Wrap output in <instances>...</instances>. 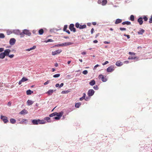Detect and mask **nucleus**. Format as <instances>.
I'll return each instance as SVG.
<instances>
[{
  "label": "nucleus",
  "instance_id": "nucleus-1",
  "mask_svg": "<svg viewBox=\"0 0 152 152\" xmlns=\"http://www.w3.org/2000/svg\"><path fill=\"white\" fill-rule=\"evenodd\" d=\"M64 113L63 111H61L59 113L55 112V116H57L55 117L54 118V119L56 120H59L61 117L62 116Z\"/></svg>",
  "mask_w": 152,
  "mask_h": 152
},
{
  "label": "nucleus",
  "instance_id": "nucleus-2",
  "mask_svg": "<svg viewBox=\"0 0 152 152\" xmlns=\"http://www.w3.org/2000/svg\"><path fill=\"white\" fill-rule=\"evenodd\" d=\"M62 51V50L61 49L57 50L55 51H52V54L53 56L56 55L60 53Z\"/></svg>",
  "mask_w": 152,
  "mask_h": 152
},
{
  "label": "nucleus",
  "instance_id": "nucleus-3",
  "mask_svg": "<svg viewBox=\"0 0 152 152\" xmlns=\"http://www.w3.org/2000/svg\"><path fill=\"white\" fill-rule=\"evenodd\" d=\"M74 25L73 24H71L69 26V29L71 31H72L74 32L76 31V29L74 27Z\"/></svg>",
  "mask_w": 152,
  "mask_h": 152
},
{
  "label": "nucleus",
  "instance_id": "nucleus-4",
  "mask_svg": "<svg viewBox=\"0 0 152 152\" xmlns=\"http://www.w3.org/2000/svg\"><path fill=\"white\" fill-rule=\"evenodd\" d=\"M1 118L3 121L4 123H7L8 122V120H7V118L6 116L1 115Z\"/></svg>",
  "mask_w": 152,
  "mask_h": 152
},
{
  "label": "nucleus",
  "instance_id": "nucleus-5",
  "mask_svg": "<svg viewBox=\"0 0 152 152\" xmlns=\"http://www.w3.org/2000/svg\"><path fill=\"white\" fill-rule=\"evenodd\" d=\"M94 92H95L93 89H90L88 91V95L89 96H91L94 94Z\"/></svg>",
  "mask_w": 152,
  "mask_h": 152
},
{
  "label": "nucleus",
  "instance_id": "nucleus-6",
  "mask_svg": "<svg viewBox=\"0 0 152 152\" xmlns=\"http://www.w3.org/2000/svg\"><path fill=\"white\" fill-rule=\"evenodd\" d=\"M98 77L99 79H101L103 82H105L107 80V79L106 78L104 77L103 75H99Z\"/></svg>",
  "mask_w": 152,
  "mask_h": 152
},
{
  "label": "nucleus",
  "instance_id": "nucleus-7",
  "mask_svg": "<svg viewBox=\"0 0 152 152\" xmlns=\"http://www.w3.org/2000/svg\"><path fill=\"white\" fill-rule=\"evenodd\" d=\"M114 67L113 66H110L107 69V71L108 72H111L114 70Z\"/></svg>",
  "mask_w": 152,
  "mask_h": 152
},
{
  "label": "nucleus",
  "instance_id": "nucleus-8",
  "mask_svg": "<svg viewBox=\"0 0 152 152\" xmlns=\"http://www.w3.org/2000/svg\"><path fill=\"white\" fill-rule=\"evenodd\" d=\"M16 40L14 38H11L10 39V43L11 45H14L15 42Z\"/></svg>",
  "mask_w": 152,
  "mask_h": 152
},
{
  "label": "nucleus",
  "instance_id": "nucleus-9",
  "mask_svg": "<svg viewBox=\"0 0 152 152\" xmlns=\"http://www.w3.org/2000/svg\"><path fill=\"white\" fill-rule=\"evenodd\" d=\"M23 31L25 34L27 35L28 36H30L31 34V33L28 30L25 29Z\"/></svg>",
  "mask_w": 152,
  "mask_h": 152
},
{
  "label": "nucleus",
  "instance_id": "nucleus-10",
  "mask_svg": "<svg viewBox=\"0 0 152 152\" xmlns=\"http://www.w3.org/2000/svg\"><path fill=\"white\" fill-rule=\"evenodd\" d=\"M11 50L9 49H7L5 50L4 52L6 56H8L9 53L10 52Z\"/></svg>",
  "mask_w": 152,
  "mask_h": 152
},
{
  "label": "nucleus",
  "instance_id": "nucleus-11",
  "mask_svg": "<svg viewBox=\"0 0 152 152\" xmlns=\"http://www.w3.org/2000/svg\"><path fill=\"white\" fill-rule=\"evenodd\" d=\"M32 122L33 125H37L39 124V119H34L32 120Z\"/></svg>",
  "mask_w": 152,
  "mask_h": 152
},
{
  "label": "nucleus",
  "instance_id": "nucleus-12",
  "mask_svg": "<svg viewBox=\"0 0 152 152\" xmlns=\"http://www.w3.org/2000/svg\"><path fill=\"white\" fill-rule=\"evenodd\" d=\"M67 28V25H65L64 26V27L63 28V30L64 31H65L68 34H69L70 33V32L69 30H67L66 29Z\"/></svg>",
  "mask_w": 152,
  "mask_h": 152
},
{
  "label": "nucleus",
  "instance_id": "nucleus-13",
  "mask_svg": "<svg viewBox=\"0 0 152 152\" xmlns=\"http://www.w3.org/2000/svg\"><path fill=\"white\" fill-rule=\"evenodd\" d=\"M137 21L139 23L140 25H141L143 23L142 18L141 17L139 18L137 20Z\"/></svg>",
  "mask_w": 152,
  "mask_h": 152
},
{
  "label": "nucleus",
  "instance_id": "nucleus-14",
  "mask_svg": "<svg viewBox=\"0 0 152 152\" xmlns=\"http://www.w3.org/2000/svg\"><path fill=\"white\" fill-rule=\"evenodd\" d=\"M67 43L65 42L62 44H58L57 45H55L54 46L55 47H59V46H67Z\"/></svg>",
  "mask_w": 152,
  "mask_h": 152
},
{
  "label": "nucleus",
  "instance_id": "nucleus-15",
  "mask_svg": "<svg viewBox=\"0 0 152 152\" xmlns=\"http://www.w3.org/2000/svg\"><path fill=\"white\" fill-rule=\"evenodd\" d=\"M115 64L116 66H122L123 64L122 62L118 61L116 62Z\"/></svg>",
  "mask_w": 152,
  "mask_h": 152
},
{
  "label": "nucleus",
  "instance_id": "nucleus-16",
  "mask_svg": "<svg viewBox=\"0 0 152 152\" xmlns=\"http://www.w3.org/2000/svg\"><path fill=\"white\" fill-rule=\"evenodd\" d=\"M20 32L19 30H15L13 31L14 33L17 35H19L20 34Z\"/></svg>",
  "mask_w": 152,
  "mask_h": 152
},
{
  "label": "nucleus",
  "instance_id": "nucleus-17",
  "mask_svg": "<svg viewBox=\"0 0 152 152\" xmlns=\"http://www.w3.org/2000/svg\"><path fill=\"white\" fill-rule=\"evenodd\" d=\"M54 90H50L47 92V93L49 95H50L52 94L53 93V92Z\"/></svg>",
  "mask_w": 152,
  "mask_h": 152
},
{
  "label": "nucleus",
  "instance_id": "nucleus-18",
  "mask_svg": "<svg viewBox=\"0 0 152 152\" xmlns=\"http://www.w3.org/2000/svg\"><path fill=\"white\" fill-rule=\"evenodd\" d=\"M122 20L121 19H117L115 22V24H118L122 22Z\"/></svg>",
  "mask_w": 152,
  "mask_h": 152
},
{
  "label": "nucleus",
  "instance_id": "nucleus-19",
  "mask_svg": "<svg viewBox=\"0 0 152 152\" xmlns=\"http://www.w3.org/2000/svg\"><path fill=\"white\" fill-rule=\"evenodd\" d=\"M95 84V81L94 80H91L89 83V84L91 86L94 85Z\"/></svg>",
  "mask_w": 152,
  "mask_h": 152
},
{
  "label": "nucleus",
  "instance_id": "nucleus-20",
  "mask_svg": "<svg viewBox=\"0 0 152 152\" xmlns=\"http://www.w3.org/2000/svg\"><path fill=\"white\" fill-rule=\"evenodd\" d=\"M5 56L4 53H1L0 54V58L1 59H3L5 57Z\"/></svg>",
  "mask_w": 152,
  "mask_h": 152
},
{
  "label": "nucleus",
  "instance_id": "nucleus-21",
  "mask_svg": "<svg viewBox=\"0 0 152 152\" xmlns=\"http://www.w3.org/2000/svg\"><path fill=\"white\" fill-rule=\"evenodd\" d=\"M145 32V30L143 29L139 31L137 33L139 34H142Z\"/></svg>",
  "mask_w": 152,
  "mask_h": 152
},
{
  "label": "nucleus",
  "instance_id": "nucleus-22",
  "mask_svg": "<svg viewBox=\"0 0 152 152\" xmlns=\"http://www.w3.org/2000/svg\"><path fill=\"white\" fill-rule=\"evenodd\" d=\"M33 103V102L30 100H28L27 101V103L28 105L30 106Z\"/></svg>",
  "mask_w": 152,
  "mask_h": 152
},
{
  "label": "nucleus",
  "instance_id": "nucleus-23",
  "mask_svg": "<svg viewBox=\"0 0 152 152\" xmlns=\"http://www.w3.org/2000/svg\"><path fill=\"white\" fill-rule=\"evenodd\" d=\"M131 23L130 22L128 21H125L123 22L122 24L123 25L127 24V25H130Z\"/></svg>",
  "mask_w": 152,
  "mask_h": 152
},
{
  "label": "nucleus",
  "instance_id": "nucleus-24",
  "mask_svg": "<svg viewBox=\"0 0 152 152\" xmlns=\"http://www.w3.org/2000/svg\"><path fill=\"white\" fill-rule=\"evenodd\" d=\"M33 92V91H32L30 90H28L26 91V94L27 95H30Z\"/></svg>",
  "mask_w": 152,
  "mask_h": 152
},
{
  "label": "nucleus",
  "instance_id": "nucleus-25",
  "mask_svg": "<svg viewBox=\"0 0 152 152\" xmlns=\"http://www.w3.org/2000/svg\"><path fill=\"white\" fill-rule=\"evenodd\" d=\"M10 123L12 124H14L16 122V120L13 118H11L10 120Z\"/></svg>",
  "mask_w": 152,
  "mask_h": 152
},
{
  "label": "nucleus",
  "instance_id": "nucleus-26",
  "mask_svg": "<svg viewBox=\"0 0 152 152\" xmlns=\"http://www.w3.org/2000/svg\"><path fill=\"white\" fill-rule=\"evenodd\" d=\"M86 27V25L85 24L81 25H80V27L79 28L80 29H82L85 28Z\"/></svg>",
  "mask_w": 152,
  "mask_h": 152
},
{
  "label": "nucleus",
  "instance_id": "nucleus-27",
  "mask_svg": "<svg viewBox=\"0 0 152 152\" xmlns=\"http://www.w3.org/2000/svg\"><path fill=\"white\" fill-rule=\"evenodd\" d=\"M107 0H103L102 1V5H105L107 3Z\"/></svg>",
  "mask_w": 152,
  "mask_h": 152
},
{
  "label": "nucleus",
  "instance_id": "nucleus-28",
  "mask_svg": "<svg viewBox=\"0 0 152 152\" xmlns=\"http://www.w3.org/2000/svg\"><path fill=\"white\" fill-rule=\"evenodd\" d=\"M81 104L80 102L77 103L75 104V107L76 108H79Z\"/></svg>",
  "mask_w": 152,
  "mask_h": 152
},
{
  "label": "nucleus",
  "instance_id": "nucleus-29",
  "mask_svg": "<svg viewBox=\"0 0 152 152\" xmlns=\"http://www.w3.org/2000/svg\"><path fill=\"white\" fill-rule=\"evenodd\" d=\"M28 80V79L27 78H26L25 77H23L22 79L21 80V81H22L23 82H24L25 81H27Z\"/></svg>",
  "mask_w": 152,
  "mask_h": 152
},
{
  "label": "nucleus",
  "instance_id": "nucleus-30",
  "mask_svg": "<svg viewBox=\"0 0 152 152\" xmlns=\"http://www.w3.org/2000/svg\"><path fill=\"white\" fill-rule=\"evenodd\" d=\"M44 33V30L43 29H41L39 31V33L40 35H42Z\"/></svg>",
  "mask_w": 152,
  "mask_h": 152
},
{
  "label": "nucleus",
  "instance_id": "nucleus-31",
  "mask_svg": "<svg viewBox=\"0 0 152 152\" xmlns=\"http://www.w3.org/2000/svg\"><path fill=\"white\" fill-rule=\"evenodd\" d=\"M27 121V120L26 119H23L22 121L20 122L21 124H23L24 123H26V121Z\"/></svg>",
  "mask_w": 152,
  "mask_h": 152
},
{
  "label": "nucleus",
  "instance_id": "nucleus-32",
  "mask_svg": "<svg viewBox=\"0 0 152 152\" xmlns=\"http://www.w3.org/2000/svg\"><path fill=\"white\" fill-rule=\"evenodd\" d=\"M46 123V121L44 120H41L39 119V124H44Z\"/></svg>",
  "mask_w": 152,
  "mask_h": 152
},
{
  "label": "nucleus",
  "instance_id": "nucleus-33",
  "mask_svg": "<svg viewBox=\"0 0 152 152\" xmlns=\"http://www.w3.org/2000/svg\"><path fill=\"white\" fill-rule=\"evenodd\" d=\"M130 20L132 21H133L134 20V16L133 15H131L130 17Z\"/></svg>",
  "mask_w": 152,
  "mask_h": 152
},
{
  "label": "nucleus",
  "instance_id": "nucleus-34",
  "mask_svg": "<svg viewBox=\"0 0 152 152\" xmlns=\"http://www.w3.org/2000/svg\"><path fill=\"white\" fill-rule=\"evenodd\" d=\"M24 33H23V31L22 32H20V34H19V35H20V37H24Z\"/></svg>",
  "mask_w": 152,
  "mask_h": 152
},
{
  "label": "nucleus",
  "instance_id": "nucleus-35",
  "mask_svg": "<svg viewBox=\"0 0 152 152\" xmlns=\"http://www.w3.org/2000/svg\"><path fill=\"white\" fill-rule=\"evenodd\" d=\"M5 37V36L3 34L0 33V38H4Z\"/></svg>",
  "mask_w": 152,
  "mask_h": 152
},
{
  "label": "nucleus",
  "instance_id": "nucleus-36",
  "mask_svg": "<svg viewBox=\"0 0 152 152\" xmlns=\"http://www.w3.org/2000/svg\"><path fill=\"white\" fill-rule=\"evenodd\" d=\"M60 74H58L56 75H54L53 76V77H58L60 76Z\"/></svg>",
  "mask_w": 152,
  "mask_h": 152
},
{
  "label": "nucleus",
  "instance_id": "nucleus-37",
  "mask_svg": "<svg viewBox=\"0 0 152 152\" xmlns=\"http://www.w3.org/2000/svg\"><path fill=\"white\" fill-rule=\"evenodd\" d=\"M50 118L49 117H47L45 118V120L47 121L48 122H50V121L49 120H50Z\"/></svg>",
  "mask_w": 152,
  "mask_h": 152
},
{
  "label": "nucleus",
  "instance_id": "nucleus-38",
  "mask_svg": "<svg viewBox=\"0 0 152 152\" xmlns=\"http://www.w3.org/2000/svg\"><path fill=\"white\" fill-rule=\"evenodd\" d=\"M75 27L77 28H79L80 26V24L78 23H77L75 25Z\"/></svg>",
  "mask_w": 152,
  "mask_h": 152
},
{
  "label": "nucleus",
  "instance_id": "nucleus-39",
  "mask_svg": "<svg viewBox=\"0 0 152 152\" xmlns=\"http://www.w3.org/2000/svg\"><path fill=\"white\" fill-rule=\"evenodd\" d=\"M69 92V90H68L66 91H63L61 92L62 94H65Z\"/></svg>",
  "mask_w": 152,
  "mask_h": 152
},
{
  "label": "nucleus",
  "instance_id": "nucleus-40",
  "mask_svg": "<svg viewBox=\"0 0 152 152\" xmlns=\"http://www.w3.org/2000/svg\"><path fill=\"white\" fill-rule=\"evenodd\" d=\"M136 58V57L134 56L132 57V56H129V59H135Z\"/></svg>",
  "mask_w": 152,
  "mask_h": 152
},
{
  "label": "nucleus",
  "instance_id": "nucleus-41",
  "mask_svg": "<svg viewBox=\"0 0 152 152\" xmlns=\"http://www.w3.org/2000/svg\"><path fill=\"white\" fill-rule=\"evenodd\" d=\"M88 73V71L86 70H84L83 72V73L84 75H86Z\"/></svg>",
  "mask_w": 152,
  "mask_h": 152
},
{
  "label": "nucleus",
  "instance_id": "nucleus-42",
  "mask_svg": "<svg viewBox=\"0 0 152 152\" xmlns=\"http://www.w3.org/2000/svg\"><path fill=\"white\" fill-rule=\"evenodd\" d=\"M53 40L52 39H49L47 40L46 42H53Z\"/></svg>",
  "mask_w": 152,
  "mask_h": 152
},
{
  "label": "nucleus",
  "instance_id": "nucleus-43",
  "mask_svg": "<svg viewBox=\"0 0 152 152\" xmlns=\"http://www.w3.org/2000/svg\"><path fill=\"white\" fill-rule=\"evenodd\" d=\"M120 29L121 31H126V28L121 27L120 28Z\"/></svg>",
  "mask_w": 152,
  "mask_h": 152
},
{
  "label": "nucleus",
  "instance_id": "nucleus-44",
  "mask_svg": "<svg viewBox=\"0 0 152 152\" xmlns=\"http://www.w3.org/2000/svg\"><path fill=\"white\" fill-rule=\"evenodd\" d=\"M55 113H53L49 115V116L50 117H52L55 116Z\"/></svg>",
  "mask_w": 152,
  "mask_h": 152
},
{
  "label": "nucleus",
  "instance_id": "nucleus-45",
  "mask_svg": "<svg viewBox=\"0 0 152 152\" xmlns=\"http://www.w3.org/2000/svg\"><path fill=\"white\" fill-rule=\"evenodd\" d=\"M143 19H144L145 21H147L148 19V18L145 16H144V17Z\"/></svg>",
  "mask_w": 152,
  "mask_h": 152
},
{
  "label": "nucleus",
  "instance_id": "nucleus-46",
  "mask_svg": "<svg viewBox=\"0 0 152 152\" xmlns=\"http://www.w3.org/2000/svg\"><path fill=\"white\" fill-rule=\"evenodd\" d=\"M129 54L130 55H134V56L135 55V53H133V52H130L129 53Z\"/></svg>",
  "mask_w": 152,
  "mask_h": 152
},
{
  "label": "nucleus",
  "instance_id": "nucleus-47",
  "mask_svg": "<svg viewBox=\"0 0 152 152\" xmlns=\"http://www.w3.org/2000/svg\"><path fill=\"white\" fill-rule=\"evenodd\" d=\"M94 88L95 90H97L98 88V86L97 85H95L93 87Z\"/></svg>",
  "mask_w": 152,
  "mask_h": 152
},
{
  "label": "nucleus",
  "instance_id": "nucleus-48",
  "mask_svg": "<svg viewBox=\"0 0 152 152\" xmlns=\"http://www.w3.org/2000/svg\"><path fill=\"white\" fill-rule=\"evenodd\" d=\"M124 36L126 37H127L128 39H129L130 38V36L129 35H126V34H124Z\"/></svg>",
  "mask_w": 152,
  "mask_h": 152
},
{
  "label": "nucleus",
  "instance_id": "nucleus-49",
  "mask_svg": "<svg viewBox=\"0 0 152 152\" xmlns=\"http://www.w3.org/2000/svg\"><path fill=\"white\" fill-rule=\"evenodd\" d=\"M12 33V32L10 31H7V34L8 35Z\"/></svg>",
  "mask_w": 152,
  "mask_h": 152
},
{
  "label": "nucleus",
  "instance_id": "nucleus-50",
  "mask_svg": "<svg viewBox=\"0 0 152 152\" xmlns=\"http://www.w3.org/2000/svg\"><path fill=\"white\" fill-rule=\"evenodd\" d=\"M149 22L150 23H152V16L151 18H150L149 19Z\"/></svg>",
  "mask_w": 152,
  "mask_h": 152
},
{
  "label": "nucleus",
  "instance_id": "nucleus-51",
  "mask_svg": "<svg viewBox=\"0 0 152 152\" xmlns=\"http://www.w3.org/2000/svg\"><path fill=\"white\" fill-rule=\"evenodd\" d=\"M8 56L10 58H12L14 57V55L13 54L9 55Z\"/></svg>",
  "mask_w": 152,
  "mask_h": 152
},
{
  "label": "nucleus",
  "instance_id": "nucleus-52",
  "mask_svg": "<svg viewBox=\"0 0 152 152\" xmlns=\"http://www.w3.org/2000/svg\"><path fill=\"white\" fill-rule=\"evenodd\" d=\"M67 45H72L73 43L71 42H67Z\"/></svg>",
  "mask_w": 152,
  "mask_h": 152
},
{
  "label": "nucleus",
  "instance_id": "nucleus-53",
  "mask_svg": "<svg viewBox=\"0 0 152 152\" xmlns=\"http://www.w3.org/2000/svg\"><path fill=\"white\" fill-rule=\"evenodd\" d=\"M49 80H48L45 83H44V85H46L48 84L49 83Z\"/></svg>",
  "mask_w": 152,
  "mask_h": 152
},
{
  "label": "nucleus",
  "instance_id": "nucleus-54",
  "mask_svg": "<svg viewBox=\"0 0 152 152\" xmlns=\"http://www.w3.org/2000/svg\"><path fill=\"white\" fill-rule=\"evenodd\" d=\"M104 44H109L110 43V42H107V41H104Z\"/></svg>",
  "mask_w": 152,
  "mask_h": 152
},
{
  "label": "nucleus",
  "instance_id": "nucleus-55",
  "mask_svg": "<svg viewBox=\"0 0 152 152\" xmlns=\"http://www.w3.org/2000/svg\"><path fill=\"white\" fill-rule=\"evenodd\" d=\"M109 63V62L107 61H106L103 64V65H105Z\"/></svg>",
  "mask_w": 152,
  "mask_h": 152
},
{
  "label": "nucleus",
  "instance_id": "nucleus-56",
  "mask_svg": "<svg viewBox=\"0 0 152 152\" xmlns=\"http://www.w3.org/2000/svg\"><path fill=\"white\" fill-rule=\"evenodd\" d=\"M102 0H98V3L99 4H101L102 3Z\"/></svg>",
  "mask_w": 152,
  "mask_h": 152
},
{
  "label": "nucleus",
  "instance_id": "nucleus-57",
  "mask_svg": "<svg viewBox=\"0 0 152 152\" xmlns=\"http://www.w3.org/2000/svg\"><path fill=\"white\" fill-rule=\"evenodd\" d=\"M24 111H25V110H22V111H21L20 112V113L21 114H24Z\"/></svg>",
  "mask_w": 152,
  "mask_h": 152
},
{
  "label": "nucleus",
  "instance_id": "nucleus-58",
  "mask_svg": "<svg viewBox=\"0 0 152 152\" xmlns=\"http://www.w3.org/2000/svg\"><path fill=\"white\" fill-rule=\"evenodd\" d=\"M4 48H0V52H2L4 51Z\"/></svg>",
  "mask_w": 152,
  "mask_h": 152
},
{
  "label": "nucleus",
  "instance_id": "nucleus-59",
  "mask_svg": "<svg viewBox=\"0 0 152 152\" xmlns=\"http://www.w3.org/2000/svg\"><path fill=\"white\" fill-rule=\"evenodd\" d=\"M11 104V103L10 102H8L7 104V105L9 106H10Z\"/></svg>",
  "mask_w": 152,
  "mask_h": 152
},
{
  "label": "nucleus",
  "instance_id": "nucleus-60",
  "mask_svg": "<svg viewBox=\"0 0 152 152\" xmlns=\"http://www.w3.org/2000/svg\"><path fill=\"white\" fill-rule=\"evenodd\" d=\"M36 48V46H33L31 48V50H33L35 49Z\"/></svg>",
  "mask_w": 152,
  "mask_h": 152
},
{
  "label": "nucleus",
  "instance_id": "nucleus-61",
  "mask_svg": "<svg viewBox=\"0 0 152 152\" xmlns=\"http://www.w3.org/2000/svg\"><path fill=\"white\" fill-rule=\"evenodd\" d=\"M64 85V83H62L59 86V87L61 88V87H62Z\"/></svg>",
  "mask_w": 152,
  "mask_h": 152
},
{
  "label": "nucleus",
  "instance_id": "nucleus-62",
  "mask_svg": "<svg viewBox=\"0 0 152 152\" xmlns=\"http://www.w3.org/2000/svg\"><path fill=\"white\" fill-rule=\"evenodd\" d=\"M94 28H92L91 29V34H93V32H94Z\"/></svg>",
  "mask_w": 152,
  "mask_h": 152
},
{
  "label": "nucleus",
  "instance_id": "nucleus-63",
  "mask_svg": "<svg viewBox=\"0 0 152 152\" xmlns=\"http://www.w3.org/2000/svg\"><path fill=\"white\" fill-rule=\"evenodd\" d=\"M98 42V41L96 40H94L93 41L94 43H97Z\"/></svg>",
  "mask_w": 152,
  "mask_h": 152
},
{
  "label": "nucleus",
  "instance_id": "nucleus-64",
  "mask_svg": "<svg viewBox=\"0 0 152 152\" xmlns=\"http://www.w3.org/2000/svg\"><path fill=\"white\" fill-rule=\"evenodd\" d=\"M129 63V61H125L124 62V63H125V64H128Z\"/></svg>",
  "mask_w": 152,
  "mask_h": 152
}]
</instances>
